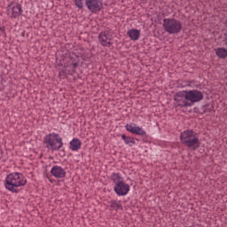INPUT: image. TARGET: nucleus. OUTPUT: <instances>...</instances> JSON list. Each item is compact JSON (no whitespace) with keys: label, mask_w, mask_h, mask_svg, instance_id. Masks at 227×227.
I'll list each match as a JSON object with an SVG mask.
<instances>
[{"label":"nucleus","mask_w":227,"mask_h":227,"mask_svg":"<svg viewBox=\"0 0 227 227\" xmlns=\"http://www.w3.org/2000/svg\"><path fill=\"white\" fill-rule=\"evenodd\" d=\"M203 98V92L198 90H181L174 95V100L178 107H192L194 104L201 102Z\"/></svg>","instance_id":"nucleus-1"},{"label":"nucleus","mask_w":227,"mask_h":227,"mask_svg":"<svg viewBox=\"0 0 227 227\" xmlns=\"http://www.w3.org/2000/svg\"><path fill=\"white\" fill-rule=\"evenodd\" d=\"M27 184V179L24 176V174L20 172H12L6 176L4 181V187L10 192L19 193V187H24Z\"/></svg>","instance_id":"nucleus-2"},{"label":"nucleus","mask_w":227,"mask_h":227,"mask_svg":"<svg viewBox=\"0 0 227 227\" xmlns=\"http://www.w3.org/2000/svg\"><path fill=\"white\" fill-rule=\"evenodd\" d=\"M179 139L182 145H184V146H187V148H191L192 150H198V148H200L201 146L198 133L194 132L192 129L182 131Z\"/></svg>","instance_id":"nucleus-3"},{"label":"nucleus","mask_w":227,"mask_h":227,"mask_svg":"<svg viewBox=\"0 0 227 227\" xmlns=\"http://www.w3.org/2000/svg\"><path fill=\"white\" fill-rule=\"evenodd\" d=\"M43 144L51 152H59L64 146L63 137L58 133H50L44 137Z\"/></svg>","instance_id":"nucleus-4"},{"label":"nucleus","mask_w":227,"mask_h":227,"mask_svg":"<svg viewBox=\"0 0 227 227\" xmlns=\"http://www.w3.org/2000/svg\"><path fill=\"white\" fill-rule=\"evenodd\" d=\"M60 56L62 58V61H64V67L73 74H75V70L79 68V63H81V59L77 54L71 53L68 50H66Z\"/></svg>","instance_id":"nucleus-5"},{"label":"nucleus","mask_w":227,"mask_h":227,"mask_svg":"<svg viewBox=\"0 0 227 227\" xmlns=\"http://www.w3.org/2000/svg\"><path fill=\"white\" fill-rule=\"evenodd\" d=\"M163 27L169 35H178L182 31L183 25L182 21L175 18H167L163 20Z\"/></svg>","instance_id":"nucleus-6"},{"label":"nucleus","mask_w":227,"mask_h":227,"mask_svg":"<svg viewBox=\"0 0 227 227\" xmlns=\"http://www.w3.org/2000/svg\"><path fill=\"white\" fill-rule=\"evenodd\" d=\"M125 129L130 134L142 137L143 143H148V134H146V131L143 128L137 126V124L132 122L127 123Z\"/></svg>","instance_id":"nucleus-7"},{"label":"nucleus","mask_w":227,"mask_h":227,"mask_svg":"<svg viewBox=\"0 0 227 227\" xmlns=\"http://www.w3.org/2000/svg\"><path fill=\"white\" fill-rule=\"evenodd\" d=\"M23 12L22 5L19 2H11L6 7V14L10 19H19Z\"/></svg>","instance_id":"nucleus-8"},{"label":"nucleus","mask_w":227,"mask_h":227,"mask_svg":"<svg viewBox=\"0 0 227 227\" xmlns=\"http://www.w3.org/2000/svg\"><path fill=\"white\" fill-rule=\"evenodd\" d=\"M85 6L91 13H98L104 8L102 0H85Z\"/></svg>","instance_id":"nucleus-9"},{"label":"nucleus","mask_w":227,"mask_h":227,"mask_svg":"<svg viewBox=\"0 0 227 227\" xmlns=\"http://www.w3.org/2000/svg\"><path fill=\"white\" fill-rule=\"evenodd\" d=\"M114 191L118 196H127L130 192V185L124 181H120L114 185Z\"/></svg>","instance_id":"nucleus-10"},{"label":"nucleus","mask_w":227,"mask_h":227,"mask_svg":"<svg viewBox=\"0 0 227 227\" xmlns=\"http://www.w3.org/2000/svg\"><path fill=\"white\" fill-rule=\"evenodd\" d=\"M112 38L113 35L107 30L101 31L98 35V42L103 47H111L113 45L111 43Z\"/></svg>","instance_id":"nucleus-11"},{"label":"nucleus","mask_w":227,"mask_h":227,"mask_svg":"<svg viewBox=\"0 0 227 227\" xmlns=\"http://www.w3.org/2000/svg\"><path fill=\"white\" fill-rule=\"evenodd\" d=\"M51 175L55 178H65L67 170L61 166L55 165L51 169Z\"/></svg>","instance_id":"nucleus-12"},{"label":"nucleus","mask_w":227,"mask_h":227,"mask_svg":"<svg viewBox=\"0 0 227 227\" xmlns=\"http://www.w3.org/2000/svg\"><path fill=\"white\" fill-rule=\"evenodd\" d=\"M82 146V142H81V139L79 138L74 137L69 142V148L72 150V152H79Z\"/></svg>","instance_id":"nucleus-13"},{"label":"nucleus","mask_w":227,"mask_h":227,"mask_svg":"<svg viewBox=\"0 0 227 227\" xmlns=\"http://www.w3.org/2000/svg\"><path fill=\"white\" fill-rule=\"evenodd\" d=\"M127 35L130 40H133L134 42L137 41L141 36V30L137 28H132L128 30Z\"/></svg>","instance_id":"nucleus-14"},{"label":"nucleus","mask_w":227,"mask_h":227,"mask_svg":"<svg viewBox=\"0 0 227 227\" xmlns=\"http://www.w3.org/2000/svg\"><path fill=\"white\" fill-rule=\"evenodd\" d=\"M110 208H113V210L118 212V210H123V206L121 205V200H113L110 201Z\"/></svg>","instance_id":"nucleus-15"},{"label":"nucleus","mask_w":227,"mask_h":227,"mask_svg":"<svg viewBox=\"0 0 227 227\" xmlns=\"http://www.w3.org/2000/svg\"><path fill=\"white\" fill-rule=\"evenodd\" d=\"M121 139H122V141H124L125 145H128V146H134V145H136V140H134V137H132L130 136L122 134Z\"/></svg>","instance_id":"nucleus-16"},{"label":"nucleus","mask_w":227,"mask_h":227,"mask_svg":"<svg viewBox=\"0 0 227 227\" xmlns=\"http://www.w3.org/2000/svg\"><path fill=\"white\" fill-rule=\"evenodd\" d=\"M215 55L217 56V58H220V59H226L227 49L226 48H217L215 50Z\"/></svg>","instance_id":"nucleus-17"},{"label":"nucleus","mask_w":227,"mask_h":227,"mask_svg":"<svg viewBox=\"0 0 227 227\" xmlns=\"http://www.w3.org/2000/svg\"><path fill=\"white\" fill-rule=\"evenodd\" d=\"M73 74L72 71L64 66L63 69L59 72V79H67V75H72Z\"/></svg>","instance_id":"nucleus-18"},{"label":"nucleus","mask_w":227,"mask_h":227,"mask_svg":"<svg viewBox=\"0 0 227 227\" xmlns=\"http://www.w3.org/2000/svg\"><path fill=\"white\" fill-rule=\"evenodd\" d=\"M111 180L116 185L119 182H123V177H121V175H120V173L114 172L111 175Z\"/></svg>","instance_id":"nucleus-19"},{"label":"nucleus","mask_w":227,"mask_h":227,"mask_svg":"<svg viewBox=\"0 0 227 227\" xmlns=\"http://www.w3.org/2000/svg\"><path fill=\"white\" fill-rule=\"evenodd\" d=\"M204 107V111L202 113H215V110H214V104L212 103H207L206 105L202 106Z\"/></svg>","instance_id":"nucleus-20"},{"label":"nucleus","mask_w":227,"mask_h":227,"mask_svg":"<svg viewBox=\"0 0 227 227\" xmlns=\"http://www.w3.org/2000/svg\"><path fill=\"white\" fill-rule=\"evenodd\" d=\"M84 0H74V3L79 10H84Z\"/></svg>","instance_id":"nucleus-21"},{"label":"nucleus","mask_w":227,"mask_h":227,"mask_svg":"<svg viewBox=\"0 0 227 227\" xmlns=\"http://www.w3.org/2000/svg\"><path fill=\"white\" fill-rule=\"evenodd\" d=\"M0 33H2L3 35L6 34V28L4 27V26H0Z\"/></svg>","instance_id":"nucleus-22"},{"label":"nucleus","mask_w":227,"mask_h":227,"mask_svg":"<svg viewBox=\"0 0 227 227\" xmlns=\"http://www.w3.org/2000/svg\"><path fill=\"white\" fill-rule=\"evenodd\" d=\"M193 113H195V114H200V107L195 106L193 108Z\"/></svg>","instance_id":"nucleus-23"},{"label":"nucleus","mask_w":227,"mask_h":227,"mask_svg":"<svg viewBox=\"0 0 227 227\" xmlns=\"http://www.w3.org/2000/svg\"><path fill=\"white\" fill-rule=\"evenodd\" d=\"M59 155H60V157H65V148L60 150Z\"/></svg>","instance_id":"nucleus-24"},{"label":"nucleus","mask_w":227,"mask_h":227,"mask_svg":"<svg viewBox=\"0 0 227 227\" xmlns=\"http://www.w3.org/2000/svg\"><path fill=\"white\" fill-rule=\"evenodd\" d=\"M200 114H207L206 112H203V111H205V108L203 107V106L200 108Z\"/></svg>","instance_id":"nucleus-25"},{"label":"nucleus","mask_w":227,"mask_h":227,"mask_svg":"<svg viewBox=\"0 0 227 227\" xmlns=\"http://www.w3.org/2000/svg\"><path fill=\"white\" fill-rule=\"evenodd\" d=\"M59 66H63V64H59Z\"/></svg>","instance_id":"nucleus-26"}]
</instances>
